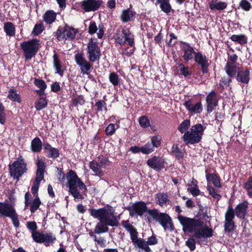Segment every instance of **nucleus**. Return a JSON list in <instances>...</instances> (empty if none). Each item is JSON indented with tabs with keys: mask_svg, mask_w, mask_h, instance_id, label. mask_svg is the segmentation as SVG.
Segmentation results:
<instances>
[{
	"mask_svg": "<svg viewBox=\"0 0 252 252\" xmlns=\"http://www.w3.org/2000/svg\"><path fill=\"white\" fill-rule=\"evenodd\" d=\"M89 212L91 216L97 219L99 221L95 226L94 232H90L91 237L96 239L95 234H101L107 232L108 226L117 227L119 226L120 217L115 215V209L111 206L104 207L98 209H89Z\"/></svg>",
	"mask_w": 252,
	"mask_h": 252,
	"instance_id": "f257e3e1",
	"label": "nucleus"
},
{
	"mask_svg": "<svg viewBox=\"0 0 252 252\" xmlns=\"http://www.w3.org/2000/svg\"><path fill=\"white\" fill-rule=\"evenodd\" d=\"M178 220L183 226L184 233L194 232L193 237L196 239L210 238L213 235V229L206 225L203 226L204 222L199 219L179 215Z\"/></svg>",
	"mask_w": 252,
	"mask_h": 252,
	"instance_id": "f03ea898",
	"label": "nucleus"
},
{
	"mask_svg": "<svg viewBox=\"0 0 252 252\" xmlns=\"http://www.w3.org/2000/svg\"><path fill=\"white\" fill-rule=\"evenodd\" d=\"M190 125V121L189 119L184 120L178 126V130L184 133L182 139L186 145H194L199 143L202 138L206 127L201 124L197 123L193 125L188 130Z\"/></svg>",
	"mask_w": 252,
	"mask_h": 252,
	"instance_id": "7ed1b4c3",
	"label": "nucleus"
},
{
	"mask_svg": "<svg viewBox=\"0 0 252 252\" xmlns=\"http://www.w3.org/2000/svg\"><path fill=\"white\" fill-rule=\"evenodd\" d=\"M122 226L129 233L131 242L135 248L144 250L145 252H151V248L149 245H155L158 244V240L156 236L153 234L148 238L147 241L142 238H138V232L136 228L129 223L128 220H123Z\"/></svg>",
	"mask_w": 252,
	"mask_h": 252,
	"instance_id": "20e7f679",
	"label": "nucleus"
},
{
	"mask_svg": "<svg viewBox=\"0 0 252 252\" xmlns=\"http://www.w3.org/2000/svg\"><path fill=\"white\" fill-rule=\"evenodd\" d=\"M9 175L13 180L19 181L28 171L27 163L22 156L20 155L12 163L8 165Z\"/></svg>",
	"mask_w": 252,
	"mask_h": 252,
	"instance_id": "39448f33",
	"label": "nucleus"
},
{
	"mask_svg": "<svg viewBox=\"0 0 252 252\" xmlns=\"http://www.w3.org/2000/svg\"><path fill=\"white\" fill-rule=\"evenodd\" d=\"M40 40L37 38L24 41L20 44L26 62L30 61L36 55L40 49Z\"/></svg>",
	"mask_w": 252,
	"mask_h": 252,
	"instance_id": "423d86ee",
	"label": "nucleus"
},
{
	"mask_svg": "<svg viewBox=\"0 0 252 252\" xmlns=\"http://www.w3.org/2000/svg\"><path fill=\"white\" fill-rule=\"evenodd\" d=\"M149 215L154 220L159 222L165 231L169 230L172 231L174 229V224L171 217L164 213H159L157 209L150 210Z\"/></svg>",
	"mask_w": 252,
	"mask_h": 252,
	"instance_id": "0eeeda50",
	"label": "nucleus"
},
{
	"mask_svg": "<svg viewBox=\"0 0 252 252\" xmlns=\"http://www.w3.org/2000/svg\"><path fill=\"white\" fill-rule=\"evenodd\" d=\"M78 32L77 29L65 24L64 27L59 26L57 31L54 32V35L59 41L67 39L72 40L75 38Z\"/></svg>",
	"mask_w": 252,
	"mask_h": 252,
	"instance_id": "6e6552de",
	"label": "nucleus"
},
{
	"mask_svg": "<svg viewBox=\"0 0 252 252\" xmlns=\"http://www.w3.org/2000/svg\"><path fill=\"white\" fill-rule=\"evenodd\" d=\"M0 216L10 218L13 225L16 228L19 227L18 215L11 204L0 202Z\"/></svg>",
	"mask_w": 252,
	"mask_h": 252,
	"instance_id": "1a4fd4ad",
	"label": "nucleus"
},
{
	"mask_svg": "<svg viewBox=\"0 0 252 252\" xmlns=\"http://www.w3.org/2000/svg\"><path fill=\"white\" fill-rule=\"evenodd\" d=\"M251 67L241 66L236 68V72L227 75L235 78L238 84L240 86L248 85L251 80Z\"/></svg>",
	"mask_w": 252,
	"mask_h": 252,
	"instance_id": "9d476101",
	"label": "nucleus"
},
{
	"mask_svg": "<svg viewBox=\"0 0 252 252\" xmlns=\"http://www.w3.org/2000/svg\"><path fill=\"white\" fill-rule=\"evenodd\" d=\"M68 185L69 188L68 191L75 199L82 200L84 198L82 194L79 191L77 188H78L80 190H83V192L85 194H86V192L87 191V188L81 179H79V180H68Z\"/></svg>",
	"mask_w": 252,
	"mask_h": 252,
	"instance_id": "9b49d317",
	"label": "nucleus"
},
{
	"mask_svg": "<svg viewBox=\"0 0 252 252\" xmlns=\"http://www.w3.org/2000/svg\"><path fill=\"white\" fill-rule=\"evenodd\" d=\"M95 41L92 38L89 40L87 44V52L88 58L90 62L94 63L95 62H99L101 56V50L100 47L98 46V42L97 39H95Z\"/></svg>",
	"mask_w": 252,
	"mask_h": 252,
	"instance_id": "f8f14e48",
	"label": "nucleus"
},
{
	"mask_svg": "<svg viewBox=\"0 0 252 252\" xmlns=\"http://www.w3.org/2000/svg\"><path fill=\"white\" fill-rule=\"evenodd\" d=\"M249 205L248 201L244 200L237 205L234 209L231 205H229L226 211L231 215H233L234 217L236 216L238 218L245 220L248 214Z\"/></svg>",
	"mask_w": 252,
	"mask_h": 252,
	"instance_id": "ddd939ff",
	"label": "nucleus"
},
{
	"mask_svg": "<svg viewBox=\"0 0 252 252\" xmlns=\"http://www.w3.org/2000/svg\"><path fill=\"white\" fill-rule=\"evenodd\" d=\"M74 60L76 63L80 67L81 72L83 75H89L91 70L93 69V63L88 61L84 57L83 52L75 55Z\"/></svg>",
	"mask_w": 252,
	"mask_h": 252,
	"instance_id": "4468645a",
	"label": "nucleus"
},
{
	"mask_svg": "<svg viewBox=\"0 0 252 252\" xmlns=\"http://www.w3.org/2000/svg\"><path fill=\"white\" fill-rule=\"evenodd\" d=\"M126 210L129 211V215L131 217L135 216L142 217L145 213H148L150 209H148L146 203L144 201H136L131 206L128 207Z\"/></svg>",
	"mask_w": 252,
	"mask_h": 252,
	"instance_id": "2eb2a0df",
	"label": "nucleus"
},
{
	"mask_svg": "<svg viewBox=\"0 0 252 252\" xmlns=\"http://www.w3.org/2000/svg\"><path fill=\"white\" fill-rule=\"evenodd\" d=\"M33 240L37 243H42L46 247H49L54 243L57 239L52 232L46 233L39 232Z\"/></svg>",
	"mask_w": 252,
	"mask_h": 252,
	"instance_id": "dca6fc26",
	"label": "nucleus"
},
{
	"mask_svg": "<svg viewBox=\"0 0 252 252\" xmlns=\"http://www.w3.org/2000/svg\"><path fill=\"white\" fill-rule=\"evenodd\" d=\"M195 63L200 67V70L203 74L209 73V66L210 63L206 55H203L201 52H197L194 57Z\"/></svg>",
	"mask_w": 252,
	"mask_h": 252,
	"instance_id": "f3484780",
	"label": "nucleus"
},
{
	"mask_svg": "<svg viewBox=\"0 0 252 252\" xmlns=\"http://www.w3.org/2000/svg\"><path fill=\"white\" fill-rule=\"evenodd\" d=\"M102 3V0H83L80 3L81 8L86 12L98 10Z\"/></svg>",
	"mask_w": 252,
	"mask_h": 252,
	"instance_id": "a211bd4d",
	"label": "nucleus"
},
{
	"mask_svg": "<svg viewBox=\"0 0 252 252\" xmlns=\"http://www.w3.org/2000/svg\"><path fill=\"white\" fill-rule=\"evenodd\" d=\"M146 163L149 167L156 171H160L165 168L166 162L162 157L154 156L149 158Z\"/></svg>",
	"mask_w": 252,
	"mask_h": 252,
	"instance_id": "6ab92c4d",
	"label": "nucleus"
},
{
	"mask_svg": "<svg viewBox=\"0 0 252 252\" xmlns=\"http://www.w3.org/2000/svg\"><path fill=\"white\" fill-rule=\"evenodd\" d=\"M180 44L181 45V49L184 53L182 58L185 62H189L192 59H194L197 52L195 51L193 47L187 42L181 41Z\"/></svg>",
	"mask_w": 252,
	"mask_h": 252,
	"instance_id": "aec40b11",
	"label": "nucleus"
},
{
	"mask_svg": "<svg viewBox=\"0 0 252 252\" xmlns=\"http://www.w3.org/2000/svg\"><path fill=\"white\" fill-rule=\"evenodd\" d=\"M206 111L207 114L211 113L218 105V94L214 90L211 91L206 97Z\"/></svg>",
	"mask_w": 252,
	"mask_h": 252,
	"instance_id": "412c9836",
	"label": "nucleus"
},
{
	"mask_svg": "<svg viewBox=\"0 0 252 252\" xmlns=\"http://www.w3.org/2000/svg\"><path fill=\"white\" fill-rule=\"evenodd\" d=\"M238 58V57L236 54L228 55V61L224 67L227 74L228 73L232 74V73L236 72V68L238 67L237 66Z\"/></svg>",
	"mask_w": 252,
	"mask_h": 252,
	"instance_id": "4be33fe9",
	"label": "nucleus"
},
{
	"mask_svg": "<svg viewBox=\"0 0 252 252\" xmlns=\"http://www.w3.org/2000/svg\"><path fill=\"white\" fill-rule=\"evenodd\" d=\"M224 230L225 233H232L236 228V225L234 220L235 217L228 212L226 211L224 214Z\"/></svg>",
	"mask_w": 252,
	"mask_h": 252,
	"instance_id": "5701e85b",
	"label": "nucleus"
},
{
	"mask_svg": "<svg viewBox=\"0 0 252 252\" xmlns=\"http://www.w3.org/2000/svg\"><path fill=\"white\" fill-rule=\"evenodd\" d=\"M192 100L190 99L188 100L185 101L184 103V105L189 112L193 114H199L202 110V104L201 101L196 103L195 104L192 102Z\"/></svg>",
	"mask_w": 252,
	"mask_h": 252,
	"instance_id": "b1692460",
	"label": "nucleus"
},
{
	"mask_svg": "<svg viewBox=\"0 0 252 252\" xmlns=\"http://www.w3.org/2000/svg\"><path fill=\"white\" fill-rule=\"evenodd\" d=\"M54 54L53 56V67L56 70V73L58 74L61 77H63L66 67L63 65L59 56L56 51L54 50Z\"/></svg>",
	"mask_w": 252,
	"mask_h": 252,
	"instance_id": "393cba45",
	"label": "nucleus"
},
{
	"mask_svg": "<svg viewBox=\"0 0 252 252\" xmlns=\"http://www.w3.org/2000/svg\"><path fill=\"white\" fill-rule=\"evenodd\" d=\"M161 140L159 135H154L151 137V141H148L145 144L148 154L154 152L156 148H158L160 146Z\"/></svg>",
	"mask_w": 252,
	"mask_h": 252,
	"instance_id": "a878e982",
	"label": "nucleus"
},
{
	"mask_svg": "<svg viewBox=\"0 0 252 252\" xmlns=\"http://www.w3.org/2000/svg\"><path fill=\"white\" fill-rule=\"evenodd\" d=\"M136 12L133 11L130 7L122 11L120 16V19L123 23H127L133 21L136 16Z\"/></svg>",
	"mask_w": 252,
	"mask_h": 252,
	"instance_id": "bb28decb",
	"label": "nucleus"
},
{
	"mask_svg": "<svg viewBox=\"0 0 252 252\" xmlns=\"http://www.w3.org/2000/svg\"><path fill=\"white\" fill-rule=\"evenodd\" d=\"M57 13L53 10H48L43 14L42 18L44 22L47 25H51L57 19Z\"/></svg>",
	"mask_w": 252,
	"mask_h": 252,
	"instance_id": "cd10ccee",
	"label": "nucleus"
},
{
	"mask_svg": "<svg viewBox=\"0 0 252 252\" xmlns=\"http://www.w3.org/2000/svg\"><path fill=\"white\" fill-rule=\"evenodd\" d=\"M155 5L157 6L158 4L161 10L164 13L168 14L172 10L171 4L170 3V0H156Z\"/></svg>",
	"mask_w": 252,
	"mask_h": 252,
	"instance_id": "c85d7f7f",
	"label": "nucleus"
},
{
	"mask_svg": "<svg viewBox=\"0 0 252 252\" xmlns=\"http://www.w3.org/2000/svg\"><path fill=\"white\" fill-rule=\"evenodd\" d=\"M188 186L189 187L187 189L188 191L193 196H197L200 194V191L198 189V182L196 179L192 178L190 184L189 183Z\"/></svg>",
	"mask_w": 252,
	"mask_h": 252,
	"instance_id": "c756f323",
	"label": "nucleus"
},
{
	"mask_svg": "<svg viewBox=\"0 0 252 252\" xmlns=\"http://www.w3.org/2000/svg\"><path fill=\"white\" fill-rule=\"evenodd\" d=\"M185 152L179 148L178 144L174 143L171 149V154L175 158L178 160H180L184 157Z\"/></svg>",
	"mask_w": 252,
	"mask_h": 252,
	"instance_id": "7c9ffc66",
	"label": "nucleus"
},
{
	"mask_svg": "<svg viewBox=\"0 0 252 252\" xmlns=\"http://www.w3.org/2000/svg\"><path fill=\"white\" fill-rule=\"evenodd\" d=\"M42 142L38 137H35L31 141V149L33 153H39L42 149Z\"/></svg>",
	"mask_w": 252,
	"mask_h": 252,
	"instance_id": "2f4dec72",
	"label": "nucleus"
},
{
	"mask_svg": "<svg viewBox=\"0 0 252 252\" xmlns=\"http://www.w3.org/2000/svg\"><path fill=\"white\" fill-rule=\"evenodd\" d=\"M227 7V3L218 0H211L209 3V8L211 10H223Z\"/></svg>",
	"mask_w": 252,
	"mask_h": 252,
	"instance_id": "473e14b6",
	"label": "nucleus"
},
{
	"mask_svg": "<svg viewBox=\"0 0 252 252\" xmlns=\"http://www.w3.org/2000/svg\"><path fill=\"white\" fill-rule=\"evenodd\" d=\"M89 167L90 169L99 177H101L104 175L103 172L101 169L102 166H100L99 163L95 160H93L90 161Z\"/></svg>",
	"mask_w": 252,
	"mask_h": 252,
	"instance_id": "72a5a7b5",
	"label": "nucleus"
},
{
	"mask_svg": "<svg viewBox=\"0 0 252 252\" xmlns=\"http://www.w3.org/2000/svg\"><path fill=\"white\" fill-rule=\"evenodd\" d=\"M48 104V100L46 97H39L34 103V107L36 110L40 111L46 108Z\"/></svg>",
	"mask_w": 252,
	"mask_h": 252,
	"instance_id": "f704fd0d",
	"label": "nucleus"
},
{
	"mask_svg": "<svg viewBox=\"0 0 252 252\" xmlns=\"http://www.w3.org/2000/svg\"><path fill=\"white\" fill-rule=\"evenodd\" d=\"M7 98L14 102H21V96L17 93V91L14 89H10L8 90Z\"/></svg>",
	"mask_w": 252,
	"mask_h": 252,
	"instance_id": "c9c22d12",
	"label": "nucleus"
},
{
	"mask_svg": "<svg viewBox=\"0 0 252 252\" xmlns=\"http://www.w3.org/2000/svg\"><path fill=\"white\" fill-rule=\"evenodd\" d=\"M4 31L6 34L9 36H13L15 34V27L12 22H8L4 24Z\"/></svg>",
	"mask_w": 252,
	"mask_h": 252,
	"instance_id": "e433bc0d",
	"label": "nucleus"
},
{
	"mask_svg": "<svg viewBox=\"0 0 252 252\" xmlns=\"http://www.w3.org/2000/svg\"><path fill=\"white\" fill-rule=\"evenodd\" d=\"M230 38L232 41L237 42L240 45H244L247 43V37L244 34H233Z\"/></svg>",
	"mask_w": 252,
	"mask_h": 252,
	"instance_id": "4c0bfd02",
	"label": "nucleus"
},
{
	"mask_svg": "<svg viewBox=\"0 0 252 252\" xmlns=\"http://www.w3.org/2000/svg\"><path fill=\"white\" fill-rule=\"evenodd\" d=\"M26 226L27 228L31 231L32 232V237L33 239L35 236L37 235V233H39V231H37V225L35 221H28L26 223Z\"/></svg>",
	"mask_w": 252,
	"mask_h": 252,
	"instance_id": "58836bf2",
	"label": "nucleus"
},
{
	"mask_svg": "<svg viewBox=\"0 0 252 252\" xmlns=\"http://www.w3.org/2000/svg\"><path fill=\"white\" fill-rule=\"evenodd\" d=\"M175 62L178 65L181 74L183 75L185 78L191 75V71L190 70V68L188 66H185L182 63H178L176 60Z\"/></svg>",
	"mask_w": 252,
	"mask_h": 252,
	"instance_id": "ea45409f",
	"label": "nucleus"
},
{
	"mask_svg": "<svg viewBox=\"0 0 252 252\" xmlns=\"http://www.w3.org/2000/svg\"><path fill=\"white\" fill-rule=\"evenodd\" d=\"M41 202L39 197H34L30 206V210L32 213H35L39 208Z\"/></svg>",
	"mask_w": 252,
	"mask_h": 252,
	"instance_id": "a19ab883",
	"label": "nucleus"
},
{
	"mask_svg": "<svg viewBox=\"0 0 252 252\" xmlns=\"http://www.w3.org/2000/svg\"><path fill=\"white\" fill-rule=\"evenodd\" d=\"M243 187L247 191L248 196L252 197V176L249 177L248 180L244 184Z\"/></svg>",
	"mask_w": 252,
	"mask_h": 252,
	"instance_id": "79ce46f5",
	"label": "nucleus"
},
{
	"mask_svg": "<svg viewBox=\"0 0 252 252\" xmlns=\"http://www.w3.org/2000/svg\"><path fill=\"white\" fill-rule=\"evenodd\" d=\"M109 80L110 83L114 86H117L120 84L119 75L115 72H111L109 74Z\"/></svg>",
	"mask_w": 252,
	"mask_h": 252,
	"instance_id": "37998d69",
	"label": "nucleus"
},
{
	"mask_svg": "<svg viewBox=\"0 0 252 252\" xmlns=\"http://www.w3.org/2000/svg\"><path fill=\"white\" fill-rule=\"evenodd\" d=\"M129 151L133 154L141 152L145 155L148 154L145 145L142 146L141 147H139L137 146H132L129 148Z\"/></svg>",
	"mask_w": 252,
	"mask_h": 252,
	"instance_id": "c03bdc74",
	"label": "nucleus"
},
{
	"mask_svg": "<svg viewBox=\"0 0 252 252\" xmlns=\"http://www.w3.org/2000/svg\"><path fill=\"white\" fill-rule=\"evenodd\" d=\"M124 41H125V44L126 43V42H127L128 44L130 47H133V49L132 50H130V52L129 53V54L128 55V56H130L132 54H133L134 51L135 50V42H134V35L133 34H132L131 35V36L126 38V39H124Z\"/></svg>",
	"mask_w": 252,
	"mask_h": 252,
	"instance_id": "a18cd8bd",
	"label": "nucleus"
},
{
	"mask_svg": "<svg viewBox=\"0 0 252 252\" xmlns=\"http://www.w3.org/2000/svg\"><path fill=\"white\" fill-rule=\"evenodd\" d=\"M45 29L42 23L36 24L32 30V34L35 36L39 35Z\"/></svg>",
	"mask_w": 252,
	"mask_h": 252,
	"instance_id": "49530a36",
	"label": "nucleus"
},
{
	"mask_svg": "<svg viewBox=\"0 0 252 252\" xmlns=\"http://www.w3.org/2000/svg\"><path fill=\"white\" fill-rule=\"evenodd\" d=\"M233 77H229L228 76L227 77H223L220 80V82L219 83V85L220 88L222 89H224V88H226L229 86L230 83L232 82V78Z\"/></svg>",
	"mask_w": 252,
	"mask_h": 252,
	"instance_id": "de8ad7c7",
	"label": "nucleus"
},
{
	"mask_svg": "<svg viewBox=\"0 0 252 252\" xmlns=\"http://www.w3.org/2000/svg\"><path fill=\"white\" fill-rule=\"evenodd\" d=\"M211 168H207L205 171L206 179L208 182H211L217 176L219 175L215 170L214 173H211Z\"/></svg>",
	"mask_w": 252,
	"mask_h": 252,
	"instance_id": "09e8293b",
	"label": "nucleus"
},
{
	"mask_svg": "<svg viewBox=\"0 0 252 252\" xmlns=\"http://www.w3.org/2000/svg\"><path fill=\"white\" fill-rule=\"evenodd\" d=\"M140 126L143 128H147L150 126V121L146 116H142L138 119Z\"/></svg>",
	"mask_w": 252,
	"mask_h": 252,
	"instance_id": "8fccbe9b",
	"label": "nucleus"
},
{
	"mask_svg": "<svg viewBox=\"0 0 252 252\" xmlns=\"http://www.w3.org/2000/svg\"><path fill=\"white\" fill-rule=\"evenodd\" d=\"M207 189L209 192V195H210L212 197L217 199L218 201L221 199V196L216 191V189L214 187L208 185L207 187Z\"/></svg>",
	"mask_w": 252,
	"mask_h": 252,
	"instance_id": "3c124183",
	"label": "nucleus"
},
{
	"mask_svg": "<svg viewBox=\"0 0 252 252\" xmlns=\"http://www.w3.org/2000/svg\"><path fill=\"white\" fill-rule=\"evenodd\" d=\"M119 127V126L117 125V128L115 127V125L114 124H110L106 127L105 129V134L106 135L111 136L113 135L117 128Z\"/></svg>",
	"mask_w": 252,
	"mask_h": 252,
	"instance_id": "603ef678",
	"label": "nucleus"
},
{
	"mask_svg": "<svg viewBox=\"0 0 252 252\" xmlns=\"http://www.w3.org/2000/svg\"><path fill=\"white\" fill-rule=\"evenodd\" d=\"M72 105L74 106H77L78 105H83L85 103V100L82 95L72 98Z\"/></svg>",
	"mask_w": 252,
	"mask_h": 252,
	"instance_id": "864d4df0",
	"label": "nucleus"
},
{
	"mask_svg": "<svg viewBox=\"0 0 252 252\" xmlns=\"http://www.w3.org/2000/svg\"><path fill=\"white\" fill-rule=\"evenodd\" d=\"M106 105L107 104L105 101L103 100H98L95 102L94 107H96L95 109L96 112H102L103 108L105 111H107V109Z\"/></svg>",
	"mask_w": 252,
	"mask_h": 252,
	"instance_id": "5fc2aeb1",
	"label": "nucleus"
},
{
	"mask_svg": "<svg viewBox=\"0 0 252 252\" xmlns=\"http://www.w3.org/2000/svg\"><path fill=\"white\" fill-rule=\"evenodd\" d=\"M46 156L49 158L56 159L60 156V151L56 148H52L48 152Z\"/></svg>",
	"mask_w": 252,
	"mask_h": 252,
	"instance_id": "6e6d98bb",
	"label": "nucleus"
},
{
	"mask_svg": "<svg viewBox=\"0 0 252 252\" xmlns=\"http://www.w3.org/2000/svg\"><path fill=\"white\" fill-rule=\"evenodd\" d=\"M34 85L40 89H46L47 85L44 80L39 78H34Z\"/></svg>",
	"mask_w": 252,
	"mask_h": 252,
	"instance_id": "4d7b16f0",
	"label": "nucleus"
},
{
	"mask_svg": "<svg viewBox=\"0 0 252 252\" xmlns=\"http://www.w3.org/2000/svg\"><path fill=\"white\" fill-rule=\"evenodd\" d=\"M157 198L158 199V204L161 206L166 204L169 201L167 195L164 193H158L157 194Z\"/></svg>",
	"mask_w": 252,
	"mask_h": 252,
	"instance_id": "13d9d810",
	"label": "nucleus"
},
{
	"mask_svg": "<svg viewBox=\"0 0 252 252\" xmlns=\"http://www.w3.org/2000/svg\"><path fill=\"white\" fill-rule=\"evenodd\" d=\"M4 107L3 104L0 101V123L4 124L6 121V115L4 113Z\"/></svg>",
	"mask_w": 252,
	"mask_h": 252,
	"instance_id": "bf43d9fd",
	"label": "nucleus"
},
{
	"mask_svg": "<svg viewBox=\"0 0 252 252\" xmlns=\"http://www.w3.org/2000/svg\"><path fill=\"white\" fill-rule=\"evenodd\" d=\"M239 6L242 10L245 11H249L251 8V3L247 0H241L240 2Z\"/></svg>",
	"mask_w": 252,
	"mask_h": 252,
	"instance_id": "052dcab7",
	"label": "nucleus"
},
{
	"mask_svg": "<svg viewBox=\"0 0 252 252\" xmlns=\"http://www.w3.org/2000/svg\"><path fill=\"white\" fill-rule=\"evenodd\" d=\"M97 27L94 21H91L88 27V32L91 35H93L96 32Z\"/></svg>",
	"mask_w": 252,
	"mask_h": 252,
	"instance_id": "680f3d73",
	"label": "nucleus"
},
{
	"mask_svg": "<svg viewBox=\"0 0 252 252\" xmlns=\"http://www.w3.org/2000/svg\"><path fill=\"white\" fill-rule=\"evenodd\" d=\"M99 161V164L100 165V166H102V167H105L106 165H107L109 162V160L108 159V158L105 157L103 155H100L97 157Z\"/></svg>",
	"mask_w": 252,
	"mask_h": 252,
	"instance_id": "e2e57ef3",
	"label": "nucleus"
},
{
	"mask_svg": "<svg viewBox=\"0 0 252 252\" xmlns=\"http://www.w3.org/2000/svg\"><path fill=\"white\" fill-rule=\"evenodd\" d=\"M37 166L36 171L45 172L46 169V164L41 159H38L36 163Z\"/></svg>",
	"mask_w": 252,
	"mask_h": 252,
	"instance_id": "0e129e2a",
	"label": "nucleus"
},
{
	"mask_svg": "<svg viewBox=\"0 0 252 252\" xmlns=\"http://www.w3.org/2000/svg\"><path fill=\"white\" fill-rule=\"evenodd\" d=\"M195 241L193 238H189L186 242V245L189 249L190 251H193L196 248Z\"/></svg>",
	"mask_w": 252,
	"mask_h": 252,
	"instance_id": "69168bd1",
	"label": "nucleus"
},
{
	"mask_svg": "<svg viewBox=\"0 0 252 252\" xmlns=\"http://www.w3.org/2000/svg\"><path fill=\"white\" fill-rule=\"evenodd\" d=\"M40 184V183H38L34 182H33V184L31 189V191L34 197H39L38 191Z\"/></svg>",
	"mask_w": 252,
	"mask_h": 252,
	"instance_id": "338daca9",
	"label": "nucleus"
},
{
	"mask_svg": "<svg viewBox=\"0 0 252 252\" xmlns=\"http://www.w3.org/2000/svg\"><path fill=\"white\" fill-rule=\"evenodd\" d=\"M32 196L31 193L28 191L25 193L24 197L25 207L27 208L32 203Z\"/></svg>",
	"mask_w": 252,
	"mask_h": 252,
	"instance_id": "774afa93",
	"label": "nucleus"
}]
</instances>
